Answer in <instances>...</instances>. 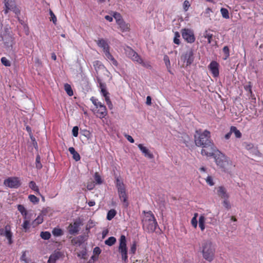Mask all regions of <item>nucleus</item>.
<instances>
[{"label": "nucleus", "mask_w": 263, "mask_h": 263, "mask_svg": "<svg viewBox=\"0 0 263 263\" xmlns=\"http://www.w3.org/2000/svg\"><path fill=\"white\" fill-rule=\"evenodd\" d=\"M99 87L101 89V90L106 89V85L104 83L99 84Z\"/></svg>", "instance_id": "774afa93"}, {"label": "nucleus", "mask_w": 263, "mask_h": 263, "mask_svg": "<svg viewBox=\"0 0 263 263\" xmlns=\"http://www.w3.org/2000/svg\"><path fill=\"white\" fill-rule=\"evenodd\" d=\"M181 138V141L185 144L186 146L189 147L191 142L190 137L186 134H184L182 136Z\"/></svg>", "instance_id": "bb28decb"}, {"label": "nucleus", "mask_w": 263, "mask_h": 263, "mask_svg": "<svg viewBox=\"0 0 263 263\" xmlns=\"http://www.w3.org/2000/svg\"><path fill=\"white\" fill-rule=\"evenodd\" d=\"M70 153L72 155V158L76 161L80 160L81 157L78 153H77L73 147H70L68 149Z\"/></svg>", "instance_id": "5701e85b"}, {"label": "nucleus", "mask_w": 263, "mask_h": 263, "mask_svg": "<svg viewBox=\"0 0 263 263\" xmlns=\"http://www.w3.org/2000/svg\"><path fill=\"white\" fill-rule=\"evenodd\" d=\"M119 25V28L122 31H127L129 29V27L127 24H126L123 20L117 23Z\"/></svg>", "instance_id": "b1692460"}, {"label": "nucleus", "mask_w": 263, "mask_h": 263, "mask_svg": "<svg viewBox=\"0 0 263 263\" xmlns=\"http://www.w3.org/2000/svg\"><path fill=\"white\" fill-rule=\"evenodd\" d=\"M207 156H213L217 165L226 170L228 168L229 166L231 165L227 157L219 151L217 148L214 149L213 153L211 155H206Z\"/></svg>", "instance_id": "20e7f679"}, {"label": "nucleus", "mask_w": 263, "mask_h": 263, "mask_svg": "<svg viewBox=\"0 0 263 263\" xmlns=\"http://www.w3.org/2000/svg\"><path fill=\"white\" fill-rule=\"evenodd\" d=\"M116 242V239L114 236L109 237L105 241V244L108 246H112Z\"/></svg>", "instance_id": "c85d7f7f"}, {"label": "nucleus", "mask_w": 263, "mask_h": 263, "mask_svg": "<svg viewBox=\"0 0 263 263\" xmlns=\"http://www.w3.org/2000/svg\"><path fill=\"white\" fill-rule=\"evenodd\" d=\"M104 53L105 58L107 60L110 61L114 65L116 66H118V62L115 59V58L110 54V53L109 52V49L104 51Z\"/></svg>", "instance_id": "412c9836"}, {"label": "nucleus", "mask_w": 263, "mask_h": 263, "mask_svg": "<svg viewBox=\"0 0 263 263\" xmlns=\"http://www.w3.org/2000/svg\"><path fill=\"white\" fill-rule=\"evenodd\" d=\"M4 44L8 50H12L13 44L12 39L11 36H7L4 40Z\"/></svg>", "instance_id": "4be33fe9"}, {"label": "nucleus", "mask_w": 263, "mask_h": 263, "mask_svg": "<svg viewBox=\"0 0 263 263\" xmlns=\"http://www.w3.org/2000/svg\"><path fill=\"white\" fill-rule=\"evenodd\" d=\"M0 235L6 237L8 241L9 245H11L13 243V234L11 231L10 226L7 224L5 227L4 229L0 230Z\"/></svg>", "instance_id": "6e6552de"}, {"label": "nucleus", "mask_w": 263, "mask_h": 263, "mask_svg": "<svg viewBox=\"0 0 263 263\" xmlns=\"http://www.w3.org/2000/svg\"><path fill=\"white\" fill-rule=\"evenodd\" d=\"M197 215H198V214L195 213L194 214V217L192 219V220H191L192 224L195 228H196L197 226V220L196 219Z\"/></svg>", "instance_id": "864d4df0"}, {"label": "nucleus", "mask_w": 263, "mask_h": 263, "mask_svg": "<svg viewBox=\"0 0 263 263\" xmlns=\"http://www.w3.org/2000/svg\"><path fill=\"white\" fill-rule=\"evenodd\" d=\"M137 249V242L134 241H133L132 244L130 246L129 253L134 255L136 253Z\"/></svg>", "instance_id": "c9c22d12"}, {"label": "nucleus", "mask_w": 263, "mask_h": 263, "mask_svg": "<svg viewBox=\"0 0 263 263\" xmlns=\"http://www.w3.org/2000/svg\"><path fill=\"white\" fill-rule=\"evenodd\" d=\"M93 65L97 74H98L99 70H105L106 68L102 63L99 61H95L93 62Z\"/></svg>", "instance_id": "6ab92c4d"}, {"label": "nucleus", "mask_w": 263, "mask_h": 263, "mask_svg": "<svg viewBox=\"0 0 263 263\" xmlns=\"http://www.w3.org/2000/svg\"><path fill=\"white\" fill-rule=\"evenodd\" d=\"M28 198L30 201L33 203H37L39 201V198H37L36 196H35L33 195H30Z\"/></svg>", "instance_id": "a18cd8bd"}, {"label": "nucleus", "mask_w": 263, "mask_h": 263, "mask_svg": "<svg viewBox=\"0 0 263 263\" xmlns=\"http://www.w3.org/2000/svg\"><path fill=\"white\" fill-rule=\"evenodd\" d=\"M25 219V220L24 221L22 227L25 230H27L29 229V220H27L26 219Z\"/></svg>", "instance_id": "4d7b16f0"}, {"label": "nucleus", "mask_w": 263, "mask_h": 263, "mask_svg": "<svg viewBox=\"0 0 263 263\" xmlns=\"http://www.w3.org/2000/svg\"><path fill=\"white\" fill-rule=\"evenodd\" d=\"M9 10L13 11L17 16L20 14V10L16 5H14L12 8H11V9Z\"/></svg>", "instance_id": "09e8293b"}, {"label": "nucleus", "mask_w": 263, "mask_h": 263, "mask_svg": "<svg viewBox=\"0 0 263 263\" xmlns=\"http://www.w3.org/2000/svg\"><path fill=\"white\" fill-rule=\"evenodd\" d=\"M81 222L79 221L74 222L73 224H70L68 227V232L71 235H74L78 233L80 230Z\"/></svg>", "instance_id": "f8f14e48"}, {"label": "nucleus", "mask_w": 263, "mask_h": 263, "mask_svg": "<svg viewBox=\"0 0 263 263\" xmlns=\"http://www.w3.org/2000/svg\"><path fill=\"white\" fill-rule=\"evenodd\" d=\"M245 89L246 90V91H247L248 92V93H251V92H252V89H251V85L250 84V82H249V85H246L245 86Z\"/></svg>", "instance_id": "0e129e2a"}, {"label": "nucleus", "mask_w": 263, "mask_h": 263, "mask_svg": "<svg viewBox=\"0 0 263 263\" xmlns=\"http://www.w3.org/2000/svg\"><path fill=\"white\" fill-rule=\"evenodd\" d=\"M41 237L44 240H48L50 237L51 234L49 232H42L40 234Z\"/></svg>", "instance_id": "f704fd0d"}, {"label": "nucleus", "mask_w": 263, "mask_h": 263, "mask_svg": "<svg viewBox=\"0 0 263 263\" xmlns=\"http://www.w3.org/2000/svg\"><path fill=\"white\" fill-rule=\"evenodd\" d=\"M17 210L18 211L22 214V215L24 216V219H27V211L24 205L22 204H18L17 205Z\"/></svg>", "instance_id": "393cba45"}, {"label": "nucleus", "mask_w": 263, "mask_h": 263, "mask_svg": "<svg viewBox=\"0 0 263 263\" xmlns=\"http://www.w3.org/2000/svg\"><path fill=\"white\" fill-rule=\"evenodd\" d=\"M9 10L13 11L17 16L20 14V10L16 5H14L12 8H11V9Z\"/></svg>", "instance_id": "8fccbe9b"}, {"label": "nucleus", "mask_w": 263, "mask_h": 263, "mask_svg": "<svg viewBox=\"0 0 263 263\" xmlns=\"http://www.w3.org/2000/svg\"><path fill=\"white\" fill-rule=\"evenodd\" d=\"M87 237L88 236L87 235L79 236L77 238L78 240L77 242H76L75 243L76 244L79 243V245H80L87 239Z\"/></svg>", "instance_id": "58836bf2"}, {"label": "nucleus", "mask_w": 263, "mask_h": 263, "mask_svg": "<svg viewBox=\"0 0 263 263\" xmlns=\"http://www.w3.org/2000/svg\"><path fill=\"white\" fill-rule=\"evenodd\" d=\"M63 256L62 252L60 251H55L49 257L47 263H55V261L60 259Z\"/></svg>", "instance_id": "2eb2a0df"}, {"label": "nucleus", "mask_w": 263, "mask_h": 263, "mask_svg": "<svg viewBox=\"0 0 263 263\" xmlns=\"http://www.w3.org/2000/svg\"><path fill=\"white\" fill-rule=\"evenodd\" d=\"M64 88L66 92L69 96H72L73 95V91L70 85L68 84H65L64 85Z\"/></svg>", "instance_id": "4c0bfd02"}, {"label": "nucleus", "mask_w": 263, "mask_h": 263, "mask_svg": "<svg viewBox=\"0 0 263 263\" xmlns=\"http://www.w3.org/2000/svg\"><path fill=\"white\" fill-rule=\"evenodd\" d=\"M194 140L196 146L204 148L201 151L202 155L212 154L216 148L211 139V133L208 130H204L202 132L201 130H196Z\"/></svg>", "instance_id": "f257e3e1"}, {"label": "nucleus", "mask_w": 263, "mask_h": 263, "mask_svg": "<svg viewBox=\"0 0 263 263\" xmlns=\"http://www.w3.org/2000/svg\"><path fill=\"white\" fill-rule=\"evenodd\" d=\"M143 213L144 215L142 219L143 229L148 233H153L158 226L156 219L151 211H143Z\"/></svg>", "instance_id": "f03ea898"}, {"label": "nucleus", "mask_w": 263, "mask_h": 263, "mask_svg": "<svg viewBox=\"0 0 263 263\" xmlns=\"http://www.w3.org/2000/svg\"><path fill=\"white\" fill-rule=\"evenodd\" d=\"M223 52L224 53V57L223 58V60H227L230 55L229 48L227 46H224L223 48Z\"/></svg>", "instance_id": "a19ab883"}, {"label": "nucleus", "mask_w": 263, "mask_h": 263, "mask_svg": "<svg viewBox=\"0 0 263 263\" xmlns=\"http://www.w3.org/2000/svg\"><path fill=\"white\" fill-rule=\"evenodd\" d=\"M96 42L98 46L103 49L104 52L109 49V46L108 45V44L107 42V41L104 39H101L97 41H96Z\"/></svg>", "instance_id": "f3484780"}, {"label": "nucleus", "mask_w": 263, "mask_h": 263, "mask_svg": "<svg viewBox=\"0 0 263 263\" xmlns=\"http://www.w3.org/2000/svg\"><path fill=\"white\" fill-rule=\"evenodd\" d=\"M118 192L120 200L123 202V206L127 208L128 205V202L127 200V195L125 191V188H121V186L118 189Z\"/></svg>", "instance_id": "9d476101"}, {"label": "nucleus", "mask_w": 263, "mask_h": 263, "mask_svg": "<svg viewBox=\"0 0 263 263\" xmlns=\"http://www.w3.org/2000/svg\"><path fill=\"white\" fill-rule=\"evenodd\" d=\"M209 68L214 77L219 76V64L216 61H212L209 65Z\"/></svg>", "instance_id": "ddd939ff"}, {"label": "nucleus", "mask_w": 263, "mask_h": 263, "mask_svg": "<svg viewBox=\"0 0 263 263\" xmlns=\"http://www.w3.org/2000/svg\"><path fill=\"white\" fill-rule=\"evenodd\" d=\"M182 36L187 43H193L195 41L194 32L190 29H183L181 30Z\"/></svg>", "instance_id": "0eeeda50"}, {"label": "nucleus", "mask_w": 263, "mask_h": 263, "mask_svg": "<svg viewBox=\"0 0 263 263\" xmlns=\"http://www.w3.org/2000/svg\"><path fill=\"white\" fill-rule=\"evenodd\" d=\"M35 164L36 167L37 169H41L42 167V165L41 163V157L39 155H37L36 157Z\"/></svg>", "instance_id": "79ce46f5"}, {"label": "nucleus", "mask_w": 263, "mask_h": 263, "mask_svg": "<svg viewBox=\"0 0 263 263\" xmlns=\"http://www.w3.org/2000/svg\"><path fill=\"white\" fill-rule=\"evenodd\" d=\"M95 181L98 184H100L102 183L101 178L100 176L99 175H98L97 174H96V175L95 176Z\"/></svg>", "instance_id": "e2e57ef3"}, {"label": "nucleus", "mask_w": 263, "mask_h": 263, "mask_svg": "<svg viewBox=\"0 0 263 263\" xmlns=\"http://www.w3.org/2000/svg\"><path fill=\"white\" fill-rule=\"evenodd\" d=\"M43 221V216L41 214L34 220V223L36 224H39Z\"/></svg>", "instance_id": "de8ad7c7"}, {"label": "nucleus", "mask_w": 263, "mask_h": 263, "mask_svg": "<svg viewBox=\"0 0 263 263\" xmlns=\"http://www.w3.org/2000/svg\"><path fill=\"white\" fill-rule=\"evenodd\" d=\"M231 131L232 133H234L236 137L240 138L241 136V134L239 130H238L237 128L235 126H232L231 127Z\"/></svg>", "instance_id": "ea45409f"}, {"label": "nucleus", "mask_w": 263, "mask_h": 263, "mask_svg": "<svg viewBox=\"0 0 263 263\" xmlns=\"http://www.w3.org/2000/svg\"><path fill=\"white\" fill-rule=\"evenodd\" d=\"M205 221V218L204 215H202L199 217V227H200L201 231H203L205 229L204 223Z\"/></svg>", "instance_id": "a878e982"}, {"label": "nucleus", "mask_w": 263, "mask_h": 263, "mask_svg": "<svg viewBox=\"0 0 263 263\" xmlns=\"http://www.w3.org/2000/svg\"><path fill=\"white\" fill-rule=\"evenodd\" d=\"M216 189L217 190V194L220 198L222 199H229V195L224 187L220 186L216 187Z\"/></svg>", "instance_id": "4468645a"}, {"label": "nucleus", "mask_w": 263, "mask_h": 263, "mask_svg": "<svg viewBox=\"0 0 263 263\" xmlns=\"http://www.w3.org/2000/svg\"><path fill=\"white\" fill-rule=\"evenodd\" d=\"M49 14L50 15V21H52V22L55 24L57 22V17L52 10H49Z\"/></svg>", "instance_id": "49530a36"}, {"label": "nucleus", "mask_w": 263, "mask_h": 263, "mask_svg": "<svg viewBox=\"0 0 263 263\" xmlns=\"http://www.w3.org/2000/svg\"><path fill=\"white\" fill-rule=\"evenodd\" d=\"M124 51L126 56L130 58L133 61L136 62L146 68L151 66L148 62H144L138 53L130 47L126 46L125 47Z\"/></svg>", "instance_id": "39448f33"}, {"label": "nucleus", "mask_w": 263, "mask_h": 263, "mask_svg": "<svg viewBox=\"0 0 263 263\" xmlns=\"http://www.w3.org/2000/svg\"><path fill=\"white\" fill-rule=\"evenodd\" d=\"M206 182L210 186H213L214 184V183L213 181V179L211 176L207 177L206 179Z\"/></svg>", "instance_id": "052dcab7"}, {"label": "nucleus", "mask_w": 263, "mask_h": 263, "mask_svg": "<svg viewBox=\"0 0 263 263\" xmlns=\"http://www.w3.org/2000/svg\"><path fill=\"white\" fill-rule=\"evenodd\" d=\"M182 59L184 62H186L187 66L191 65L194 61L193 50L190 49L187 51L182 56Z\"/></svg>", "instance_id": "9b49d317"}, {"label": "nucleus", "mask_w": 263, "mask_h": 263, "mask_svg": "<svg viewBox=\"0 0 263 263\" xmlns=\"http://www.w3.org/2000/svg\"><path fill=\"white\" fill-rule=\"evenodd\" d=\"M180 33L178 32H176L175 33V35L174 37V43L177 45H179L180 44V41L179 38L180 37Z\"/></svg>", "instance_id": "c03bdc74"}, {"label": "nucleus", "mask_w": 263, "mask_h": 263, "mask_svg": "<svg viewBox=\"0 0 263 263\" xmlns=\"http://www.w3.org/2000/svg\"><path fill=\"white\" fill-rule=\"evenodd\" d=\"M4 3L5 7V9L4 10L5 14L8 13L11 8H12L16 5L14 0H4Z\"/></svg>", "instance_id": "a211bd4d"}, {"label": "nucleus", "mask_w": 263, "mask_h": 263, "mask_svg": "<svg viewBox=\"0 0 263 263\" xmlns=\"http://www.w3.org/2000/svg\"><path fill=\"white\" fill-rule=\"evenodd\" d=\"M138 146L145 157L149 159H153L154 158L153 154L150 152L148 148L144 146L142 144H139Z\"/></svg>", "instance_id": "dca6fc26"}, {"label": "nucleus", "mask_w": 263, "mask_h": 263, "mask_svg": "<svg viewBox=\"0 0 263 263\" xmlns=\"http://www.w3.org/2000/svg\"><path fill=\"white\" fill-rule=\"evenodd\" d=\"M98 108L99 109L97 112V113L98 114L97 116L100 118H104L107 115L106 108L105 106H104V105H101V106L99 107Z\"/></svg>", "instance_id": "aec40b11"}, {"label": "nucleus", "mask_w": 263, "mask_h": 263, "mask_svg": "<svg viewBox=\"0 0 263 263\" xmlns=\"http://www.w3.org/2000/svg\"><path fill=\"white\" fill-rule=\"evenodd\" d=\"M213 36V34L209 32L207 30H206L203 34V36L208 39L209 44H211L212 43Z\"/></svg>", "instance_id": "2f4dec72"}, {"label": "nucleus", "mask_w": 263, "mask_h": 263, "mask_svg": "<svg viewBox=\"0 0 263 263\" xmlns=\"http://www.w3.org/2000/svg\"><path fill=\"white\" fill-rule=\"evenodd\" d=\"M116 186L117 187V189H119V187L121 186V188L125 187L123 183L119 179V178H117L116 179Z\"/></svg>", "instance_id": "13d9d810"}, {"label": "nucleus", "mask_w": 263, "mask_h": 263, "mask_svg": "<svg viewBox=\"0 0 263 263\" xmlns=\"http://www.w3.org/2000/svg\"><path fill=\"white\" fill-rule=\"evenodd\" d=\"M126 237L122 235L119 239L118 251L121 256L122 260L127 262L128 260L127 247Z\"/></svg>", "instance_id": "423d86ee"}, {"label": "nucleus", "mask_w": 263, "mask_h": 263, "mask_svg": "<svg viewBox=\"0 0 263 263\" xmlns=\"http://www.w3.org/2000/svg\"><path fill=\"white\" fill-rule=\"evenodd\" d=\"M52 234L55 236H60L63 235V231L59 228H54L52 231Z\"/></svg>", "instance_id": "c756f323"}, {"label": "nucleus", "mask_w": 263, "mask_h": 263, "mask_svg": "<svg viewBox=\"0 0 263 263\" xmlns=\"http://www.w3.org/2000/svg\"><path fill=\"white\" fill-rule=\"evenodd\" d=\"M4 184L10 188H17L20 186V181L17 178L10 177L5 180Z\"/></svg>", "instance_id": "1a4fd4ad"}, {"label": "nucleus", "mask_w": 263, "mask_h": 263, "mask_svg": "<svg viewBox=\"0 0 263 263\" xmlns=\"http://www.w3.org/2000/svg\"><path fill=\"white\" fill-rule=\"evenodd\" d=\"M79 128L78 126H74L72 128V132L74 137H77L78 136Z\"/></svg>", "instance_id": "bf43d9fd"}, {"label": "nucleus", "mask_w": 263, "mask_h": 263, "mask_svg": "<svg viewBox=\"0 0 263 263\" xmlns=\"http://www.w3.org/2000/svg\"><path fill=\"white\" fill-rule=\"evenodd\" d=\"M1 62L5 66H10L11 65L10 61L6 57H2L1 58Z\"/></svg>", "instance_id": "37998d69"}, {"label": "nucleus", "mask_w": 263, "mask_h": 263, "mask_svg": "<svg viewBox=\"0 0 263 263\" xmlns=\"http://www.w3.org/2000/svg\"><path fill=\"white\" fill-rule=\"evenodd\" d=\"M248 96L250 99H251V103L254 105L256 103V98L255 95L252 92L251 93H248Z\"/></svg>", "instance_id": "603ef678"}, {"label": "nucleus", "mask_w": 263, "mask_h": 263, "mask_svg": "<svg viewBox=\"0 0 263 263\" xmlns=\"http://www.w3.org/2000/svg\"><path fill=\"white\" fill-rule=\"evenodd\" d=\"M163 60H164V62L165 64L166 68H167L168 71L170 72H171V70H170V69L171 68V63H170L169 57L167 55H165L163 57Z\"/></svg>", "instance_id": "72a5a7b5"}, {"label": "nucleus", "mask_w": 263, "mask_h": 263, "mask_svg": "<svg viewBox=\"0 0 263 263\" xmlns=\"http://www.w3.org/2000/svg\"><path fill=\"white\" fill-rule=\"evenodd\" d=\"M183 9L184 11H186L189 9V7L190 6V3L188 1H185L183 3Z\"/></svg>", "instance_id": "680f3d73"}, {"label": "nucleus", "mask_w": 263, "mask_h": 263, "mask_svg": "<svg viewBox=\"0 0 263 263\" xmlns=\"http://www.w3.org/2000/svg\"><path fill=\"white\" fill-rule=\"evenodd\" d=\"M113 16L116 20V23L120 22V21L123 20L121 14L118 12H114Z\"/></svg>", "instance_id": "3c124183"}, {"label": "nucleus", "mask_w": 263, "mask_h": 263, "mask_svg": "<svg viewBox=\"0 0 263 263\" xmlns=\"http://www.w3.org/2000/svg\"><path fill=\"white\" fill-rule=\"evenodd\" d=\"M220 12L223 18L226 19L229 18V13L226 8H221L220 9Z\"/></svg>", "instance_id": "7c9ffc66"}, {"label": "nucleus", "mask_w": 263, "mask_h": 263, "mask_svg": "<svg viewBox=\"0 0 263 263\" xmlns=\"http://www.w3.org/2000/svg\"><path fill=\"white\" fill-rule=\"evenodd\" d=\"M105 101H106V104L108 105V107L110 109H112V104L111 103V101L110 100V98L107 99L106 100H105Z\"/></svg>", "instance_id": "338daca9"}, {"label": "nucleus", "mask_w": 263, "mask_h": 263, "mask_svg": "<svg viewBox=\"0 0 263 263\" xmlns=\"http://www.w3.org/2000/svg\"><path fill=\"white\" fill-rule=\"evenodd\" d=\"M101 93L102 95L105 98V100L109 98V93L107 91L106 89L101 90Z\"/></svg>", "instance_id": "5fc2aeb1"}, {"label": "nucleus", "mask_w": 263, "mask_h": 263, "mask_svg": "<svg viewBox=\"0 0 263 263\" xmlns=\"http://www.w3.org/2000/svg\"><path fill=\"white\" fill-rule=\"evenodd\" d=\"M222 204L225 208L227 209H230L231 208V204L228 200V199H223Z\"/></svg>", "instance_id": "6e6d98bb"}, {"label": "nucleus", "mask_w": 263, "mask_h": 263, "mask_svg": "<svg viewBox=\"0 0 263 263\" xmlns=\"http://www.w3.org/2000/svg\"><path fill=\"white\" fill-rule=\"evenodd\" d=\"M116 211L115 210H110L108 211L107 215V219L108 220H111L116 215Z\"/></svg>", "instance_id": "e433bc0d"}, {"label": "nucleus", "mask_w": 263, "mask_h": 263, "mask_svg": "<svg viewBox=\"0 0 263 263\" xmlns=\"http://www.w3.org/2000/svg\"><path fill=\"white\" fill-rule=\"evenodd\" d=\"M201 251L205 260L211 262L214 259L215 248L211 240H206L202 242Z\"/></svg>", "instance_id": "7ed1b4c3"}, {"label": "nucleus", "mask_w": 263, "mask_h": 263, "mask_svg": "<svg viewBox=\"0 0 263 263\" xmlns=\"http://www.w3.org/2000/svg\"><path fill=\"white\" fill-rule=\"evenodd\" d=\"M93 252L95 255H99L101 253V250L99 247H96L94 248Z\"/></svg>", "instance_id": "69168bd1"}, {"label": "nucleus", "mask_w": 263, "mask_h": 263, "mask_svg": "<svg viewBox=\"0 0 263 263\" xmlns=\"http://www.w3.org/2000/svg\"><path fill=\"white\" fill-rule=\"evenodd\" d=\"M90 100L96 108H99L101 105H103L101 102L99 101L95 97H92L90 98Z\"/></svg>", "instance_id": "473e14b6"}, {"label": "nucleus", "mask_w": 263, "mask_h": 263, "mask_svg": "<svg viewBox=\"0 0 263 263\" xmlns=\"http://www.w3.org/2000/svg\"><path fill=\"white\" fill-rule=\"evenodd\" d=\"M29 186L30 189L35 191L36 194H40L38 186L33 181H31L29 182Z\"/></svg>", "instance_id": "cd10ccee"}]
</instances>
